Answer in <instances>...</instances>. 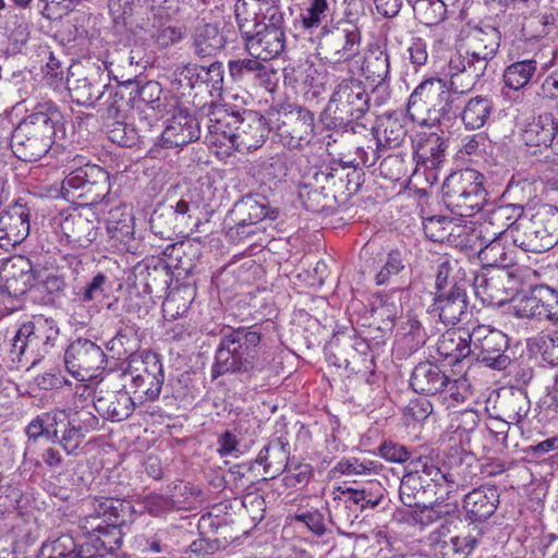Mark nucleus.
<instances>
[{
  "label": "nucleus",
  "mask_w": 558,
  "mask_h": 558,
  "mask_svg": "<svg viewBox=\"0 0 558 558\" xmlns=\"http://www.w3.org/2000/svg\"><path fill=\"white\" fill-rule=\"evenodd\" d=\"M251 57L268 61L278 57L286 46V34L281 16H271L268 23L256 24L255 32H242Z\"/></svg>",
  "instance_id": "nucleus-15"
},
{
  "label": "nucleus",
  "mask_w": 558,
  "mask_h": 558,
  "mask_svg": "<svg viewBox=\"0 0 558 558\" xmlns=\"http://www.w3.org/2000/svg\"><path fill=\"white\" fill-rule=\"evenodd\" d=\"M10 355L12 361L35 365L38 362L36 348L31 326V319L19 325L11 339Z\"/></svg>",
  "instance_id": "nucleus-38"
},
{
  "label": "nucleus",
  "mask_w": 558,
  "mask_h": 558,
  "mask_svg": "<svg viewBox=\"0 0 558 558\" xmlns=\"http://www.w3.org/2000/svg\"><path fill=\"white\" fill-rule=\"evenodd\" d=\"M133 371H129L134 395L141 403L155 401L161 392L165 381L161 359L157 353L146 352L131 360Z\"/></svg>",
  "instance_id": "nucleus-12"
},
{
  "label": "nucleus",
  "mask_w": 558,
  "mask_h": 558,
  "mask_svg": "<svg viewBox=\"0 0 558 558\" xmlns=\"http://www.w3.org/2000/svg\"><path fill=\"white\" fill-rule=\"evenodd\" d=\"M102 83L100 80L80 78L75 85L70 88L72 99L87 108H94L98 101H101Z\"/></svg>",
  "instance_id": "nucleus-47"
},
{
  "label": "nucleus",
  "mask_w": 558,
  "mask_h": 558,
  "mask_svg": "<svg viewBox=\"0 0 558 558\" xmlns=\"http://www.w3.org/2000/svg\"><path fill=\"white\" fill-rule=\"evenodd\" d=\"M473 291L488 306H501L512 299L518 279L510 269H485L473 279Z\"/></svg>",
  "instance_id": "nucleus-14"
},
{
  "label": "nucleus",
  "mask_w": 558,
  "mask_h": 558,
  "mask_svg": "<svg viewBox=\"0 0 558 558\" xmlns=\"http://www.w3.org/2000/svg\"><path fill=\"white\" fill-rule=\"evenodd\" d=\"M214 195H183L173 206L174 213L191 218L197 210L208 206Z\"/></svg>",
  "instance_id": "nucleus-63"
},
{
  "label": "nucleus",
  "mask_w": 558,
  "mask_h": 558,
  "mask_svg": "<svg viewBox=\"0 0 558 558\" xmlns=\"http://www.w3.org/2000/svg\"><path fill=\"white\" fill-rule=\"evenodd\" d=\"M478 422L480 415L475 410L468 409L454 413L450 423L451 438L458 440L463 449L470 448L471 438L476 432Z\"/></svg>",
  "instance_id": "nucleus-43"
},
{
  "label": "nucleus",
  "mask_w": 558,
  "mask_h": 558,
  "mask_svg": "<svg viewBox=\"0 0 558 558\" xmlns=\"http://www.w3.org/2000/svg\"><path fill=\"white\" fill-rule=\"evenodd\" d=\"M60 417L62 420H59L57 423V436L51 437L52 441H58L63 450L71 454L73 453L82 444L84 434L82 432L81 426L75 425V420H69L64 411H59Z\"/></svg>",
  "instance_id": "nucleus-46"
},
{
  "label": "nucleus",
  "mask_w": 558,
  "mask_h": 558,
  "mask_svg": "<svg viewBox=\"0 0 558 558\" xmlns=\"http://www.w3.org/2000/svg\"><path fill=\"white\" fill-rule=\"evenodd\" d=\"M442 197L457 215L473 216L486 202L483 174L470 168L449 174L442 184Z\"/></svg>",
  "instance_id": "nucleus-6"
},
{
  "label": "nucleus",
  "mask_w": 558,
  "mask_h": 558,
  "mask_svg": "<svg viewBox=\"0 0 558 558\" xmlns=\"http://www.w3.org/2000/svg\"><path fill=\"white\" fill-rule=\"evenodd\" d=\"M509 232L513 244L522 251L545 252L558 242V209L544 205L532 218L515 220L509 227Z\"/></svg>",
  "instance_id": "nucleus-5"
},
{
  "label": "nucleus",
  "mask_w": 558,
  "mask_h": 558,
  "mask_svg": "<svg viewBox=\"0 0 558 558\" xmlns=\"http://www.w3.org/2000/svg\"><path fill=\"white\" fill-rule=\"evenodd\" d=\"M290 444L283 437H277L268 442L257 454L255 462L264 466L265 474L275 478L289 466Z\"/></svg>",
  "instance_id": "nucleus-30"
},
{
  "label": "nucleus",
  "mask_w": 558,
  "mask_h": 558,
  "mask_svg": "<svg viewBox=\"0 0 558 558\" xmlns=\"http://www.w3.org/2000/svg\"><path fill=\"white\" fill-rule=\"evenodd\" d=\"M268 135V129L265 119L254 112L244 111L239 114V122L235 126V133L232 138V150L247 153L260 147Z\"/></svg>",
  "instance_id": "nucleus-20"
},
{
  "label": "nucleus",
  "mask_w": 558,
  "mask_h": 558,
  "mask_svg": "<svg viewBox=\"0 0 558 558\" xmlns=\"http://www.w3.org/2000/svg\"><path fill=\"white\" fill-rule=\"evenodd\" d=\"M521 136L531 154L544 155L547 163L558 167V117L539 114L525 125Z\"/></svg>",
  "instance_id": "nucleus-11"
},
{
  "label": "nucleus",
  "mask_w": 558,
  "mask_h": 558,
  "mask_svg": "<svg viewBox=\"0 0 558 558\" xmlns=\"http://www.w3.org/2000/svg\"><path fill=\"white\" fill-rule=\"evenodd\" d=\"M260 343V332L252 327L225 329L215 351L211 376L239 374L251 378L262 373L270 365L271 357Z\"/></svg>",
  "instance_id": "nucleus-2"
},
{
  "label": "nucleus",
  "mask_w": 558,
  "mask_h": 558,
  "mask_svg": "<svg viewBox=\"0 0 558 558\" xmlns=\"http://www.w3.org/2000/svg\"><path fill=\"white\" fill-rule=\"evenodd\" d=\"M413 12L420 23L433 26L445 20L447 9L442 0H418L414 1Z\"/></svg>",
  "instance_id": "nucleus-48"
},
{
  "label": "nucleus",
  "mask_w": 558,
  "mask_h": 558,
  "mask_svg": "<svg viewBox=\"0 0 558 558\" xmlns=\"http://www.w3.org/2000/svg\"><path fill=\"white\" fill-rule=\"evenodd\" d=\"M199 135L197 120L180 109L168 120L160 136V145L163 148L182 147L197 141Z\"/></svg>",
  "instance_id": "nucleus-23"
},
{
  "label": "nucleus",
  "mask_w": 558,
  "mask_h": 558,
  "mask_svg": "<svg viewBox=\"0 0 558 558\" xmlns=\"http://www.w3.org/2000/svg\"><path fill=\"white\" fill-rule=\"evenodd\" d=\"M94 408L104 418L121 422L133 413L135 401L124 389L105 390L100 388L94 398Z\"/></svg>",
  "instance_id": "nucleus-26"
},
{
  "label": "nucleus",
  "mask_w": 558,
  "mask_h": 558,
  "mask_svg": "<svg viewBox=\"0 0 558 558\" xmlns=\"http://www.w3.org/2000/svg\"><path fill=\"white\" fill-rule=\"evenodd\" d=\"M64 133L63 114L53 102L44 101L15 128L11 149L20 160L35 162L45 157L56 137Z\"/></svg>",
  "instance_id": "nucleus-3"
},
{
  "label": "nucleus",
  "mask_w": 558,
  "mask_h": 558,
  "mask_svg": "<svg viewBox=\"0 0 558 558\" xmlns=\"http://www.w3.org/2000/svg\"><path fill=\"white\" fill-rule=\"evenodd\" d=\"M38 362L54 347L59 338V328L52 318L35 316L31 319Z\"/></svg>",
  "instance_id": "nucleus-40"
},
{
  "label": "nucleus",
  "mask_w": 558,
  "mask_h": 558,
  "mask_svg": "<svg viewBox=\"0 0 558 558\" xmlns=\"http://www.w3.org/2000/svg\"><path fill=\"white\" fill-rule=\"evenodd\" d=\"M451 220L445 216H433L424 221V232L434 242H442L450 235Z\"/></svg>",
  "instance_id": "nucleus-64"
},
{
  "label": "nucleus",
  "mask_w": 558,
  "mask_h": 558,
  "mask_svg": "<svg viewBox=\"0 0 558 558\" xmlns=\"http://www.w3.org/2000/svg\"><path fill=\"white\" fill-rule=\"evenodd\" d=\"M499 50V37L496 33L481 38L471 49L458 50L448 62L450 86L442 80H426L410 95L408 113L415 119L412 108L420 101L430 105L434 110L445 117L458 109L459 95L471 90L487 72L495 71L494 59Z\"/></svg>",
  "instance_id": "nucleus-1"
},
{
  "label": "nucleus",
  "mask_w": 558,
  "mask_h": 558,
  "mask_svg": "<svg viewBox=\"0 0 558 558\" xmlns=\"http://www.w3.org/2000/svg\"><path fill=\"white\" fill-rule=\"evenodd\" d=\"M439 396L447 408L454 407L463 402L470 395V384L464 376L454 379L447 377V383L444 388L439 390Z\"/></svg>",
  "instance_id": "nucleus-51"
},
{
  "label": "nucleus",
  "mask_w": 558,
  "mask_h": 558,
  "mask_svg": "<svg viewBox=\"0 0 558 558\" xmlns=\"http://www.w3.org/2000/svg\"><path fill=\"white\" fill-rule=\"evenodd\" d=\"M332 495L338 506H342L352 512V517L349 515L348 518L351 522L364 510L377 507L384 496L383 487L379 484H369L363 488L339 486L333 489Z\"/></svg>",
  "instance_id": "nucleus-21"
},
{
  "label": "nucleus",
  "mask_w": 558,
  "mask_h": 558,
  "mask_svg": "<svg viewBox=\"0 0 558 558\" xmlns=\"http://www.w3.org/2000/svg\"><path fill=\"white\" fill-rule=\"evenodd\" d=\"M59 420H62V417H60L59 411L47 412L38 415L32 420L26 427V434L28 438L37 439L40 436H46L49 440H51V437L57 436L56 425L57 423H61Z\"/></svg>",
  "instance_id": "nucleus-49"
},
{
  "label": "nucleus",
  "mask_w": 558,
  "mask_h": 558,
  "mask_svg": "<svg viewBox=\"0 0 558 558\" xmlns=\"http://www.w3.org/2000/svg\"><path fill=\"white\" fill-rule=\"evenodd\" d=\"M374 315L383 322L393 325L402 312L401 294L395 292L379 296V303L373 308Z\"/></svg>",
  "instance_id": "nucleus-57"
},
{
  "label": "nucleus",
  "mask_w": 558,
  "mask_h": 558,
  "mask_svg": "<svg viewBox=\"0 0 558 558\" xmlns=\"http://www.w3.org/2000/svg\"><path fill=\"white\" fill-rule=\"evenodd\" d=\"M402 335L409 343L411 350L421 348L427 338V333L418 320L417 316L409 312L401 325Z\"/></svg>",
  "instance_id": "nucleus-59"
},
{
  "label": "nucleus",
  "mask_w": 558,
  "mask_h": 558,
  "mask_svg": "<svg viewBox=\"0 0 558 558\" xmlns=\"http://www.w3.org/2000/svg\"><path fill=\"white\" fill-rule=\"evenodd\" d=\"M223 65L221 62H213L208 66H199L197 78L205 84L210 93H219L223 86Z\"/></svg>",
  "instance_id": "nucleus-61"
},
{
  "label": "nucleus",
  "mask_w": 558,
  "mask_h": 558,
  "mask_svg": "<svg viewBox=\"0 0 558 558\" xmlns=\"http://www.w3.org/2000/svg\"><path fill=\"white\" fill-rule=\"evenodd\" d=\"M500 409L508 422L519 424L530 412L531 402L527 395L521 390H511L500 399Z\"/></svg>",
  "instance_id": "nucleus-45"
},
{
  "label": "nucleus",
  "mask_w": 558,
  "mask_h": 558,
  "mask_svg": "<svg viewBox=\"0 0 558 558\" xmlns=\"http://www.w3.org/2000/svg\"><path fill=\"white\" fill-rule=\"evenodd\" d=\"M471 337V355L485 366L504 371L510 363L511 359L506 354L508 348L507 336L488 325H478L473 328Z\"/></svg>",
  "instance_id": "nucleus-10"
},
{
  "label": "nucleus",
  "mask_w": 558,
  "mask_h": 558,
  "mask_svg": "<svg viewBox=\"0 0 558 558\" xmlns=\"http://www.w3.org/2000/svg\"><path fill=\"white\" fill-rule=\"evenodd\" d=\"M362 34L357 25L338 21L318 35L317 52L329 64L339 65L354 61L361 53Z\"/></svg>",
  "instance_id": "nucleus-7"
},
{
  "label": "nucleus",
  "mask_w": 558,
  "mask_h": 558,
  "mask_svg": "<svg viewBox=\"0 0 558 558\" xmlns=\"http://www.w3.org/2000/svg\"><path fill=\"white\" fill-rule=\"evenodd\" d=\"M477 546V539L471 534L438 539L434 544L436 558H466Z\"/></svg>",
  "instance_id": "nucleus-41"
},
{
  "label": "nucleus",
  "mask_w": 558,
  "mask_h": 558,
  "mask_svg": "<svg viewBox=\"0 0 558 558\" xmlns=\"http://www.w3.org/2000/svg\"><path fill=\"white\" fill-rule=\"evenodd\" d=\"M404 269V260L401 252L392 251L388 254L387 259L375 277L376 284L383 286L390 281L392 276L398 275Z\"/></svg>",
  "instance_id": "nucleus-62"
},
{
  "label": "nucleus",
  "mask_w": 558,
  "mask_h": 558,
  "mask_svg": "<svg viewBox=\"0 0 558 558\" xmlns=\"http://www.w3.org/2000/svg\"><path fill=\"white\" fill-rule=\"evenodd\" d=\"M226 40L213 24L198 25L192 35V49L199 58L213 57L225 47Z\"/></svg>",
  "instance_id": "nucleus-37"
},
{
  "label": "nucleus",
  "mask_w": 558,
  "mask_h": 558,
  "mask_svg": "<svg viewBox=\"0 0 558 558\" xmlns=\"http://www.w3.org/2000/svg\"><path fill=\"white\" fill-rule=\"evenodd\" d=\"M446 383V374L438 365L430 362L417 364L410 379L413 390L422 395H436L444 388Z\"/></svg>",
  "instance_id": "nucleus-35"
},
{
  "label": "nucleus",
  "mask_w": 558,
  "mask_h": 558,
  "mask_svg": "<svg viewBox=\"0 0 558 558\" xmlns=\"http://www.w3.org/2000/svg\"><path fill=\"white\" fill-rule=\"evenodd\" d=\"M66 371L77 380L86 381L93 372L104 368L107 364L102 349L88 339H77L64 353Z\"/></svg>",
  "instance_id": "nucleus-17"
},
{
  "label": "nucleus",
  "mask_w": 558,
  "mask_h": 558,
  "mask_svg": "<svg viewBox=\"0 0 558 558\" xmlns=\"http://www.w3.org/2000/svg\"><path fill=\"white\" fill-rule=\"evenodd\" d=\"M141 505L153 517H161L175 509H180L182 502L173 496L162 494H149L142 498Z\"/></svg>",
  "instance_id": "nucleus-52"
},
{
  "label": "nucleus",
  "mask_w": 558,
  "mask_h": 558,
  "mask_svg": "<svg viewBox=\"0 0 558 558\" xmlns=\"http://www.w3.org/2000/svg\"><path fill=\"white\" fill-rule=\"evenodd\" d=\"M489 240L478 252V258L485 269H510L515 263V247L511 241L509 228L493 232Z\"/></svg>",
  "instance_id": "nucleus-22"
},
{
  "label": "nucleus",
  "mask_w": 558,
  "mask_h": 558,
  "mask_svg": "<svg viewBox=\"0 0 558 558\" xmlns=\"http://www.w3.org/2000/svg\"><path fill=\"white\" fill-rule=\"evenodd\" d=\"M534 289L542 319L558 322V290L546 284L535 286Z\"/></svg>",
  "instance_id": "nucleus-53"
},
{
  "label": "nucleus",
  "mask_w": 558,
  "mask_h": 558,
  "mask_svg": "<svg viewBox=\"0 0 558 558\" xmlns=\"http://www.w3.org/2000/svg\"><path fill=\"white\" fill-rule=\"evenodd\" d=\"M430 313L437 314L446 326H453L468 314V296L463 284H454L447 293L434 299Z\"/></svg>",
  "instance_id": "nucleus-27"
},
{
  "label": "nucleus",
  "mask_w": 558,
  "mask_h": 558,
  "mask_svg": "<svg viewBox=\"0 0 558 558\" xmlns=\"http://www.w3.org/2000/svg\"><path fill=\"white\" fill-rule=\"evenodd\" d=\"M107 233L119 250L132 253L137 250L134 238V217L126 206H119L109 211Z\"/></svg>",
  "instance_id": "nucleus-28"
},
{
  "label": "nucleus",
  "mask_w": 558,
  "mask_h": 558,
  "mask_svg": "<svg viewBox=\"0 0 558 558\" xmlns=\"http://www.w3.org/2000/svg\"><path fill=\"white\" fill-rule=\"evenodd\" d=\"M29 233V214L25 206L14 205L0 214V247L10 250Z\"/></svg>",
  "instance_id": "nucleus-24"
},
{
  "label": "nucleus",
  "mask_w": 558,
  "mask_h": 558,
  "mask_svg": "<svg viewBox=\"0 0 558 558\" xmlns=\"http://www.w3.org/2000/svg\"><path fill=\"white\" fill-rule=\"evenodd\" d=\"M229 73L234 81H256L266 87L271 84L275 72L260 59L245 58L230 60L228 63Z\"/></svg>",
  "instance_id": "nucleus-36"
},
{
  "label": "nucleus",
  "mask_w": 558,
  "mask_h": 558,
  "mask_svg": "<svg viewBox=\"0 0 558 558\" xmlns=\"http://www.w3.org/2000/svg\"><path fill=\"white\" fill-rule=\"evenodd\" d=\"M494 110V102L485 96H475L471 98L461 112L463 124L469 130H478L483 128Z\"/></svg>",
  "instance_id": "nucleus-42"
},
{
  "label": "nucleus",
  "mask_w": 558,
  "mask_h": 558,
  "mask_svg": "<svg viewBox=\"0 0 558 558\" xmlns=\"http://www.w3.org/2000/svg\"><path fill=\"white\" fill-rule=\"evenodd\" d=\"M97 391L87 385L85 381H80L75 384L73 388V407L70 408L71 411H74L75 414L85 415L83 418L85 423H88L90 427L97 425L98 420L90 412H83L85 404L93 398H95Z\"/></svg>",
  "instance_id": "nucleus-56"
},
{
  "label": "nucleus",
  "mask_w": 558,
  "mask_h": 558,
  "mask_svg": "<svg viewBox=\"0 0 558 558\" xmlns=\"http://www.w3.org/2000/svg\"><path fill=\"white\" fill-rule=\"evenodd\" d=\"M360 69L364 77L372 84L385 83L390 73V61L386 48L377 43L369 44Z\"/></svg>",
  "instance_id": "nucleus-33"
},
{
  "label": "nucleus",
  "mask_w": 558,
  "mask_h": 558,
  "mask_svg": "<svg viewBox=\"0 0 558 558\" xmlns=\"http://www.w3.org/2000/svg\"><path fill=\"white\" fill-rule=\"evenodd\" d=\"M499 502V494L494 486H482L470 492L463 501L468 518L473 521H484L494 514Z\"/></svg>",
  "instance_id": "nucleus-29"
},
{
  "label": "nucleus",
  "mask_w": 558,
  "mask_h": 558,
  "mask_svg": "<svg viewBox=\"0 0 558 558\" xmlns=\"http://www.w3.org/2000/svg\"><path fill=\"white\" fill-rule=\"evenodd\" d=\"M177 105V99L172 96L163 95L161 85L156 81L145 83L138 89V128L142 131H148L153 123L161 117L170 113Z\"/></svg>",
  "instance_id": "nucleus-18"
},
{
  "label": "nucleus",
  "mask_w": 558,
  "mask_h": 558,
  "mask_svg": "<svg viewBox=\"0 0 558 558\" xmlns=\"http://www.w3.org/2000/svg\"><path fill=\"white\" fill-rule=\"evenodd\" d=\"M233 214L236 216L235 228L236 233H244L245 227H251L257 222L270 218L269 208L266 204L257 202L254 197H245L234 205Z\"/></svg>",
  "instance_id": "nucleus-39"
},
{
  "label": "nucleus",
  "mask_w": 558,
  "mask_h": 558,
  "mask_svg": "<svg viewBox=\"0 0 558 558\" xmlns=\"http://www.w3.org/2000/svg\"><path fill=\"white\" fill-rule=\"evenodd\" d=\"M247 451L241 444V432L238 428L227 429L218 436L217 453L221 457L240 458Z\"/></svg>",
  "instance_id": "nucleus-54"
},
{
  "label": "nucleus",
  "mask_w": 558,
  "mask_h": 558,
  "mask_svg": "<svg viewBox=\"0 0 558 558\" xmlns=\"http://www.w3.org/2000/svg\"><path fill=\"white\" fill-rule=\"evenodd\" d=\"M94 511L80 519L78 527L97 551H113L122 544V526L131 514V505L121 500H96Z\"/></svg>",
  "instance_id": "nucleus-4"
},
{
  "label": "nucleus",
  "mask_w": 558,
  "mask_h": 558,
  "mask_svg": "<svg viewBox=\"0 0 558 558\" xmlns=\"http://www.w3.org/2000/svg\"><path fill=\"white\" fill-rule=\"evenodd\" d=\"M538 62L536 59H524L509 64L504 71V82L513 90L524 88L536 75Z\"/></svg>",
  "instance_id": "nucleus-44"
},
{
  "label": "nucleus",
  "mask_w": 558,
  "mask_h": 558,
  "mask_svg": "<svg viewBox=\"0 0 558 558\" xmlns=\"http://www.w3.org/2000/svg\"><path fill=\"white\" fill-rule=\"evenodd\" d=\"M513 314L519 318H537L542 319V312L535 295L534 287L525 294L511 299Z\"/></svg>",
  "instance_id": "nucleus-60"
},
{
  "label": "nucleus",
  "mask_w": 558,
  "mask_h": 558,
  "mask_svg": "<svg viewBox=\"0 0 558 558\" xmlns=\"http://www.w3.org/2000/svg\"><path fill=\"white\" fill-rule=\"evenodd\" d=\"M33 263L23 255L0 259V304L3 314L20 307V298L35 284Z\"/></svg>",
  "instance_id": "nucleus-8"
},
{
  "label": "nucleus",
  "mask_w": 558,
  "mask_h": 558,
  "mask_svg": "<svg viewBox=\"0 0 558 558\" xmlns=\"http://www.w3.org/2000/svg\"><path fill=\"white\" fill-rule=\"evenodd\" d=\"M368 95L360 81H342L325 109L328 125L341 128L361 119L368 110Z\"/></svg>",
  "instance_id": "nucleus-9"
},
{
  "label": "nucleus",
  "mask_w": 558,
  "mask_h": 558,
  "mask_svg": "<svg viewBox=\"0 0 558 558\" xmlns=\"http://www.w3.org/2000/svg\"><path fill=\"white\" fill-rule=\"evenodd\" d=\"M336 470L343 475H371L383 470L379 461L367 458H348L338 462Z\"/></svg>",
  "instance_id": "nucleus-50"
},
{
  "label": "nucleus",
  "mask_w": 558,
  "mask_h": 558,
  "mask_svg": "<svg viewBox=\"0 0 558 558\" xmlns=\"http://www.w3.org/2000/svg\"><path fill=\"white\" fill-rule=\"evenodd\" d=\"M238 122V112L231 111L223 105L211 106L206 119L207 134L205 138L208 145L220 148L222 154L230 155Z\"/></svg>",
  "instance_id": "nucleus-19"
},
{
  "label": "nucleus",
  "mask_w": 558,
  "mask_h": 558,
  "mask_svg": "<svg viewBox=\"0 0 558 558\" xmlns=\"http://www.w3.org/2000/svg\"><path fill=\"white\" fill-rule=\"evenodd\" d=\"M54 231L74 247L88 246L96 236L92 222L80 214L60 213L53 218Z\"/></svg>",
  "instance_id": "nucleus-25"
},
{
  "label": "nucleus",
  "mask_w": 558,
  "mask_h": 558,
  "mask_svg": "<svg viewBox=\"0 0 558 558\" xmlns=\"http://www.w3.org/2000/svg\"><path fill=\"white\" fill-rule=\"evenodd\" d=\"M276 130L280 143L288 148H301L312 141L314 133V114L301 107L279 112Z\"/></svg>",
  "instance_id": "nucleus-16"
},
{
  "label": "nucleus",
  "mask_w": 558,
  "mask_h": 558,
  "mask_svg": "<svg viewBox=\"0 0 558 558\" xmlns=\"http://www.w3.org/2000/svg\"><path fill=\"white\" fill-rule=\"evenodd\" d=\"M124 104V97L119 87L111 84H105L101 92V101L97 102L99 111H104L107 118H118L121 107Z\"/></svg>",
  "instance_id": "nucleus-58"
},
{
  "label": "nucleus",
  "mask_w": 558,
  "mask_h": 558,
  "mask_svg": "<svg viewBox=\"0 0 558 558\" xmlns=\"http://www.w3.org/2000/svg\"><path fill=\"white\" fill-rule=\"evenodd\" d=\"M43 554L48 558H89L77 550L74 538L70 535H61L50 544H44Z\"/></svg>",
  "instance_id": "nucleus-55"
},
{
  "label": "nucleus",
  "mask_w": 558,
  "mask_h": 558,
  "mask_svg": "<svg viewBox=\"0 0 558 558\" xmlns=\"http://www.w3.org/2000/svg\"><path fill=\"white\" fill-rule=\"evenodd\" d=\"M413 148L417 167L436 170L445 160V142L436 133L420 134Z\"/></svg>",
  "instance_id": "nucleus-31"
},
{
  "label": "nucleus",
  "mask_w": 558,
  "mask_h": 558,
  "mask_svg": "<svg viewBox=\"0 0 558 558\" xmlns=\"http://www.w3.org/2000/svg\"><path fill=\"white\" fill-rule=\"evenodd\" d=\"M337 10V0H308L300 13L302 27L306 31L331 28Z\"/></svg>",
  "instance_id": "nucleus-32"
},
{
  "label": "nucleus",
  "mask_w": 558,
  "mask_h": 558,
  "mask_svg": "<svg viewBox=\"0 0 558 558\" xmlns=\"http://www.w3.org/2000/svg\"><path fill=\"white\" fill-rule=\"evenodd\" d=\"M466 330H449L437 341V352L449 364H457L471 355V337Z\"/></svg>",
  "instance_id": "nucleus-34"
},
{
  "label": "nucleus",
  "mask_w": 558,
  "mask_h": 558,
  "mask_svg": "<svg viewBox=\"0 0 558 558\" xmlns=\"http://www.w3.org/2000/svg\"><path fill=\"white\" fill-rule=\"evenodd\" d=\"M109 173L97 165H85L71 171L63 180L61 192L65 198L90 196L101 199L110 192Z\"/></svg>",
  "instance_id": "nucleus-13"
}]
</instances>
